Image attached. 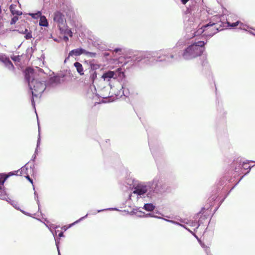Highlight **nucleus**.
<instances>
[{
  "mask_svg": "<svg viewBox=\"0 0 255 255\" xmlns=\"http://www.w3.org/2000/svg\"><path fill=\"white\" fill-rule=\"evenodd\" d=\"M84 55L89 57L94 58L96 57V53L94 52H89L84 49Z\"/></svg>",
  "mask_w": 255,
  "mask_h": 255,
  "instance_id": "17",
  "label": "nucleus"
},
{
  "mask_svg": "<svg viewBox=\"0 0 255 255\" xmlns=\"http://www.w3.org/2000/svg\"><path fill=\"white\" fill-rule=\"evenodd\" d=\"M189 24L190 25V28L194 29L192 37L200 35L203 33H204V35L207 37H212L218 31L222 30V29H219L216 26V23L214 22L212 23L210 22L198 28L200 24V21L196 17L194 18V20L191 18L189 20Z\"/></svg>",
  "mask_w": 255,
  "mask_h": 255,
  "instance_id": "2",
  "label": "nucleus"
},
{
  "mask_svg": "<svg viewBox=\"0 0 255 255\" xmlns=\"http://www.w3.org/2000/svg\"><path fill=\"white\" fill-rule=\"evenodd\" d=\"M145 217H152V218H158V219H163V218L157 216H156V215H154L153 214H151V213H148V214H146L145 215Z\"/></svg>",
  "mask_w": 255,
  "mask_h": 255,
  "instance_id": "23",
  "label": "nucleus"
},
{
  "mask_svg": "<svg viewBox=\"0 0 255 255\" xmlns=\"http://www.w3.org/2000/svg\"><path fill=\"white\" fill-rule=\"evenodd\" d=\"M239 25H240V28H241V29H243L245 31H247V28L249 27L248 26L245 25L244 23L241 22L240 21V24Z\"/></svg>",
  "mask_w": 255,
  "mask_h": 255,
  "instance_id": "25",
  "label": "nucleus"
},
{
  "mask_svg": "<svg viewBox=\"0 0 255 255\" xmlns=\"http://www.w3.org/2000/svg\"><path fill=\"white\" fill-rule=\"evenodd\" d=\"M64 235H63V232H60L59 235H58V236L59 237H63Z\"/></svg>",
  "mask_w": 255,
  "mask_h": 255,
  "instance_id": "42",
  "label": "nucleus"
},
{
  "mask_svg": "<svg viewBox=\"0 0 255 255\" xmlns=\"http://www.w3.org/2000/svg\"><path fill=\"white\" fill-rule=\"evenodd\" d=\"M56 245L57 249L58 252V255H61L60 253L59 249V247H58V245L57 243H56Z\"/></svg>",
  "mask_w": 255,
  "mask_h": 255,
  "instance_id": "40",
  "label": "nucleus"
},
{
  "mask_svg": "<svg viewBox=\"0 0 255 255\" xmlns=\"http://www.w3.org/2000/svg\"><path fill=\"white\" fill-rule=\"evenodd\" d=\"M34 198H35V200L36 201L37 203V204H38V208H39V200H38V194H37V193L35 191V192H34Z\"/></svg>",
  "mask_w": 255,
  "mask_h": 255,
  "instance_id": "27",
  "label": "nucleus"
},
{
  "mask_svg": "<svg viewBox=\"0 0 255 255\" xmlns=\"http://www.w3.org/2000/svg\"><path fill=\"white\" fill-rule=\"evenodd\" d=\"M102 97L103 98H105L107 97V96L105 97V96H102Z\"/></svg>",
  "mask_w": 255,
  "mask_h": 255,
  "instance_id": "49",
  "label": "nucleus"
},
{
  "mask_svg": "<svg viewBox=\"0 0 255 255\" xmlns=\"http://www.w3.org/2000/svg\"><path fill=\"white\" fill-rule=\"evenodd\" d=\"M93 88L94 90L95 91H96V89L95 87V86H93Z\"/></svg>",
  "mask_w": 255,
  "mask_h": 255,
  "instance_id": "48",
  "label": "nucleus"
},
{
  "mask_svg": "<svg viewBox=\"0 0 255 255\" xmlns=\"http://www.w3.org/2000/svg\"><path fill=\"white\" fill-rule=\"evenodd\" d=\"M88 216V214H86L85 216L84 217H81V218H80L79 220L76 221L75 222H74V223H72V224H70L69 225V228H70L72 226H73L74 225L79 223L80 221L83 220V219H84L86 217H87Z\"/></svg>",
  "mask_w": 255,
  "mask_h": 255,
  "instance_id": "19",
  "label": "nucleus"
},
{
  "mask_svg": "<svg viewBox=\"0 0 255 255\" xmlns=\"http://www.w3.org/2000/svg\"><path fill=\"white\" fill-rule=\"evenodd\" d=\"M63 40L65 41H68L69 40V38L68 37V36L67 35H64L63 36Z\"/></svg>",
  "mask_w": 255,
  "mask_h": 255,
  "instance_id": "36",
  "label": "nucleus"
},
{
  "mask_svg": "<svg viewBox=\"0 0 255 255\" xmlns=\"http://www.w3.org/2000/svg\"><path fill=\"white\" fill-rule=\"evenodd\" d=\"M163 220L168 222H170V223H171L172 224H175V225H179L180 226H182V227H184V226L178 223L176 221H173V220H167V219H166L165 218H163Z\"/></svg>",
  "mask_w": 255,
  "mask_h": 255,
  "instance_id": "20",
  "label": "nucleus"
},
{
  "mask_svg": "<svg viewBox=\"0 0 255 255\" xmlns=\"http://www.w3.org/2000/svg\"><path fill=\"white\" fill-rule=\"evenodd\" d=\"M26 178L32 184L33 181L30 178L29 176H27Z\"/></svg>",
  "mask_w": 255,
  "mask_h": 255,
  "instance_id": "38",
  "label": "nucleus"
},
{
  "mask_svg": "<svg viewBox=\"0 0 255 255\" xmlns=\"http://www.w3.org/2000/svg\"><path fill=\"white\" fill-rule=\"evenodd\" d=\"M88 96L90 98L94 99L95 96H97V94L96 93L94 94V93L91 95V93L90 92L88 93Z\"/></svg>",
  "mask_w": 255,
  "mask_h": 255,
  "instance_id": "29",
  "label": "nucleus"
},
{
  "mask_svg": "<svg viewBox=\"0 0 255 255\" xmlns=\"http://www.w3.org/2000/svg\"><path fill=\"white\" fill-rule=\"evenodd\" d=\"M37 152H38V150H37V148L36 147L34 154H35L36 155V154H37Z\"/></svg>",
  "mask_w": 255,
  "mask_h": 255,
  "instance_id": "43",
  "label": "nucleus"
},
{
  "mask_svg": "<svg viewBox=\"0 0 255 255\" xmlns=\"http://www.w3.org/2000/svg\"><path fill=\"white\" fill-rule=\"evenodd\" d=\"M36 155L35 154H33V156H32L31 160L33 161H34L36 158Z\"/></svg>",
  "mask_w": 255,
  "mask_h": 255,
  "instance_id": "41",
  "label": "nucleus"
},
{
  "mask_svg": "<svg viewBox=\"0 0 255 255\" xmlns=\"http://www.w3.org/2000/svg\"><path fill=\"white\" fill-rule=\"evenodd\" d=\"M16 5L12 4L9 6V10L13 15H21L22 13L21 11L16 10Z\"/></svg>",
  "mask_w": 255,
  "mask_h": 255,
  "instance_id": "11",
  "label": "nucleus"
},
{
  "mask_svg": "<svg viewBox=\"0 0 255 255\" xmlns=\"http://www.w3.org/2000/svg\"><path fill=\"white\" fill-rule=\"evenodd\" d=\"M16 172V171H14V172H9V173H8V174H3L1 175V176H2V177L3 178H4L5 177V175H9V176H11V175H15V172Z\"/></svg>",
  "mask_w": 255,
  "mask_h": 255,
  "instance_id": "30",
  "label": "nucleus"
},
{
  "mask_svg": "<svg viewBox=\"0 0 255 255\" xmlns=\"http://www.w3.org/2000/svg\"><path fill=\"white\" fill-rule=\"evenodd\" d=\"M121 50H122V48H115V49H114V51L116 53H117V52H119V51H121Z\"/></svg>",
  "mask_w": 255,
  "mask_h": 255,
  "instance_id": "35",
  "label": "nucleus"
},
{
  "mask_svg": "<svg viewBox=\"0 0 255 255\" xmlns=\"http://www.w3.org/2000/svg\"><path fill=\"white\" fill-rule=\"evenodd\" d=\"M249 32L251 33V34H253L254 35H255V33L251 31H249Z\"/></svg>",
  "mask_w": 255,
  "mask_h": 255,
  "instance_id": "45",
  "label": "nucleus"
},
{
  "mask_svg": "<svg viewBox=\"0 0 255 255\" xmlns=\"http://www.w3.org/2000/svg\"><path fill=\"white\" fill-rule=\"evenodd\" d=\"M107 210H118V209L117 208H109V209L99 210L97 211V213H99V212H101L102 211Z\"/></svg>",
  "mask_w": 255,
  "mask_h": 255,
  "instance_id": "28",
  "label": "nucleus"
},
{
  "mask_svg": "<svg viewBox=\"0 0 255 255\" xmlns=\"http://www.w3.org/2000/svg\"><path fill=\"white\" fill-rule=\"evenodd\" d=\"M250 161H251L247 160V161H246L244 162H243V168H244V169H249V170L248 171V172H247V173H248L250 172V170L251 169V168H252V167H251V166H249V167H248V166L246 165H247V164H248V163H249V162H250Z\"/></svg>",
  "mask_w": 255,
  "mask_h": 255,
  "instance_id": "18",
  "label": "nucleus"
},
{
  "mask_svg": "<svg viewBox=\"0 0 255 255\" xmlns=\"http://www.w3.org/2000/svg\"><path fill=\"white\" fill-rule=\"evenodd\" d=\"M91 91L92 92H93L92 88V87L91 88Z\"/></svg>",
  "mask_w": 255,
  "mask_h": 255,
  "instance_id": "50",
  "label": "nucleus"
},
{
  "mask_svg": "<svg viewBox=\"0 0 255 255\" xmlns=\"http://www.w3.org/2000/svg\"><path fill=\"white\" fill-rule=\"evenodd\" d=\"M11 59L14 61H18V60L19 59V56H14L12 57Z\"/></svg>",
  "mask_w": 255,
  "mask_h": 255,
  "instance_id": "31",
  "label": "nucleus"
},
{
  "mask_svg": "<svg viewBox=\"0 0 255 255\" xmlns=\"http://www.w3.org/2000/svg\"><path fill=\"white\" fill-rule=\"evenodd\" d=\"M189 0H181L182 3L183 4H185Z\"/></svg>",
  "mask_w": 255,
  "mask_h": 255,
  "instance_id": "37",
  "label": "nucleus"
},
{
  "mask_svg": "<svg viewBox=\"0 0 255 255\" xmlns=\"http://www.w3.org/2000/svg\"><path fill=\"white\" fill-rule=\"evenodd\" d=\"M61 33L67 35H68L69 36L72 37L73 35L71 29L67 28L65 26L62 27V29H60Z\"/></svg>",
  "mask_w": 255,
  "mask_h": 255,
  "instance_id": "13",
  "label": "nucleus"
},
{
  "mask_svg": "<svg viewBox=\"0 0 255 255\" xmlns=\"http://www.w3.org/2000/svg\"><path fill=\"white\" fill-rule=\"evenodd\" d=\"M123 88H123V87H122V89H121V90L120 91V92H119L120 93H119V94H120V93H121V91H122V94H123L125 96L127 97V96H127L128 93H126L124 90H123Z\"/></svg>",
  "mask_w": 255,
  "mask_h": 255,
  "instance_id": "32",
  "label": "nucleus"
},
{
  "mask_svg": "<svg viewBox=\"0 0 255 255\" xmlns=\"http://www.w3.org/2000/svg\"><path fill=\"white\" fill-rule=\"evenodd\" d=\"M32 76L33 70L31 68H27L25 72V78L28 82L29 87L31 91L32 95L31 104L35 109L34 97H37L39 95H41L46 89V85L44 81H39L34 79L30 81V79Z\"/></svg>",
  "mask_w": 255,
  "mask_h": 255,
  "instance_id": "3",
  "label": "nucleus"
},
{
  "mask_svg": "<svg viewBox=\"0 0 255 255\" xmlns=\"http://www.w3.org/2000/svg\"><path fill=\"white\" fill-rule=\"evenodd\" d=\"M10 203L14 208H17L16 204H13V203Z\"/></svg>",
  "mask_w": 255,
  "mask_h": 255,
  "instance_id": "44",
  "label": "nucleus"
},
{
  "mask_svg": "<svg viewBox=\"0 0 255 255\" xmlns=\"http://www.w3.org/2000/svg\"><path fill=\"white\" fill-rule=\"evenodd\" d=\"M21 212H22L23 213H24V214H25V215H28V213H25V212L24 211H21Z\"/></svg>",
  "mask_w": 255,
  "mask_h": 255,
  "instance_id": "46",
  "label": "nucleus"
},
{
  "mask_svg": "<svg viewBox=\"0 0 255 255\" xmlns=\"http://www.w3.org/2000/svg\"><path fill=\"white\" fill-rule=\"evenodd\" d=\"M174 58V55L172 54L169 55L168 50H160L158 51L140 53L135 58L134 61L137 62L143 61L144 63L149 64L150 62H152V59L153 60L155 61L170 62L172 61L171 59Z\"/></svg>",
  "mask_w": 255,
  "mask_h": 255,
  "instance_id": "1",
  "label": "nucleus"
},
{
  "mask_svg": "<svg viewBox=\"0 0 255 255\" xmlns=\"http://www.w3.org/2000/svg\"><path fill=\"white\" fill-rule=\"evenodd\" d=\"M227 24H228V26H231V27H235V26L238 25L240 24V21H237L236 22H234V23H231L230 22L227 21Z\"/></svg>",
  "mask_w": 255,
  "mask_h": 255,
  "instance_id": "21",
  "label": "nucleus"
},
{
  "mask_svg": "<svg viewBox=\"0 0 255 255\" xmlns=\"http://www.w3.org/2000/svg\"><path fill=\"white\" fill-rule=\"evenodd\" d=\"M7 58L8 57H7L5 55L0 54V61L2 62L3 63H4V61L7 59Z\"/></svg>",
  "mask_w": 255,
  "mask_h": 255,
  "instance_id": "26",
  "label": "nucleus"
},
{
  "mask_svg": "<svg viewBox=\"0 0 255 255\" xmlns=\"http://www.w3.org/2000/svg\"><path fill=\"white\" fill-rule=\"evenodd\" d=\"M251 162H255V161H251Z\"/></svg>",
  "mask_w": 255,
  "mask_h": 255,
  "instance_id": "51",
  "label": "nucleus"
},
{
  "mask_svg": "<svg viewBox=\"0 0 255 255\" xmlns=\"http://www.w3.org/2000/svg\"><path fill=\"white\" fill-rule=\"evenodd\" d=\"M116 74L114 71H109L105 72L102 76V78L107 82H109L111 79H116Z\"/></svg>",
  "mask_w": 255,
  "mask_h": 255,
  "instance_id": "9",
  "label": "nucleus"
},
{
  "mask_svg": "<svg viewBox=\"0 0 255 255\" xmlns=\"http://www.w3.org/2000/svg\"><path fill=\"white\" fill-rule=\"evenodd\" d=\"M201 246L205 249L207 255H212L210 253L209 248L206 246L204 244H201Z\"/></svg>",
  "mask_w": 255,
  "mask_h": 255,
  "instance_id": "24",
  "label": "nucleus"
},
{
  "mask_svg": "<svg viewBox=\"0 0 255 255\" xmlns=\"http://www.w3.org/2000/svg\"><path fill=\"white\" fill-rule=\"evenodd\" d=\"M84 53V49L82 48H77L70 51L68 54V56L65 59V62L70 56H79Z\"/></svg>",
  "mask_w": 255,
  "mask_h": 255,
  "instance_id": "8",
  "label": "nucleus"
},
{
  "mask_svg": "<svg viewBox=\"0 0 255 255\" xmlns=\"http://www.w3.org/2000/svg\"><path fill=\"white\" fill-rule=\"evenodd\" d=\"M205 43L199 41L188 46L182 53V57L186 60H189L200 56L204 51Z\"/></svg>",
  "mask_w": 255,
  "mask_h": 255,
  "instance_id": "4",
  "label": "nucleus"
},
{
  "mask_svg": "<svg viewBox=\"0 0 255 255\" xmlns=\"http://www.w3.org/2000/svg\"><path fill=\"white\" fill-rule=\"evenodd\" d=\"M155 206L152 203H146L144 205L143 209L149 212L152 211L154 210Z\"/></svg>",
  "mask_w": 255,
  "mask_h": 255,
  "instance_id": "12",
  "label": "nucleus"
},
{
  "mask_svg": "<svg viewBox=\"0 0 255 255\" xmlns=\"http://www.w3.org/2000/svg\"><path fill=\"white\" fill-rule=\"evenodd\" d=\"M40 134H39V137L37 139V148H38L39 147V146L40 145Z\"/></svg>",
  "mask_w": 255,
  "mask_h": 255,
  "instance_id": "34",
  "label": "nucleus"
},
{
  "mask_svg": "<svg viewBox=\"0 0 255 255\" xmlns=\"http://www.w3.org/2000/svg\"><path fill=\"white\" fill-rule=\"evenodd\" d=\"M23 32H24L23 30H22L21 31H19V32L20 33L24 34V33H23Z\"/></svg>",
  "mask_w": 255,
  "mask_h": 255,
  "instance_id": "47",
  "label": "nucleus"
},
{
  "mask_svg": "<svg viewBox=\"0 0 255 255\" xmlns=\"http://www.w3.org/2000/svg\"><path fill=\"white\" fill-rule=\"evenodd\" d=\"M74 66L76 68L77 72L80 75H84V73L83 68L82 65L80 63H79L78 62H76L74 63Z\"/></svg>",
  "mask_w": 255,
  "mask_h": 255,
  "instance_id": "10",
  "label": "nucleus"
},
{
  "mask_svg": "<svg viewBox=\"0 0 255 255\" xmlns=\"http://www.w3.org/2000/svg\"><path fill=\"white\" fill-rule=\"evenodd\" d=\"M39 25L42 26H47L48 22L47 19L44 16H42L40 18L39 20Z\"/></svg>",
  "mask_w": 255,
  "mask_h": 255,
  "instance_id": "15",
  "label": "nucleus"
},
{
  "mask_svg": "<svg viewBox=\"0 0 255 255\" xmlns=\"http://www.w3.org/2000/svg\"><path fill=\"white\" fill-rule=\"evenodd\" d=\"M194 224V225H193L192 226H195L197 225L196 228H197H197H198V227H199V226H200V224H198V223H195V222Z\"/></svg>",
  "mask_w": 255,
  "mask_h": 255,
  "instance_id": "39",
  "label": "nucleus"
},
{
  "mask_svg": "<svg viewBox=\"0 0 255 255\" xmlns=\"http://www.w3.org/2000/svg\"><path fill=\"white\" fill-rule=\"evenodd\" d=\"M96 77H97V73L96 72H94L93 73V74L91 75V78L94 80Z\"/></svg>",
  "mask_w": 255,
  "mask_h": 255,
  "instance_id": "33",
  "label": "nucleus"
},
{
  "mask_svg": "<svg viewBox=\"0 0 255 255\" xmlns=\"http://www.w3.org/2000/svg\"><path fill=\"white\" fill-rule=\"evenodd\" d=\"M148 186L150 188L153 195L154 194L156 190L158 189L161 186V183L159 178L156 177L154 178L152 181L147 182Z\"/></svg>",
  "mask_w": 255,
  "mask_h": 255,
  "instance_id": "7",
  "label": "nucleus"
},
{
  "mask_svg": "<svg viewBox=\"0 0 255 255\" xmlns=\"http://www.w3.org/2000/svg\"><path fill=\"white\" fill-rule=\"evenodd\" d=\"M18 15H15V16H14L12 18H11V21H10V24L11 25H13V24H14L16 21L18 20V17L17 16Z\"/></svg>",
  "mask_w": 255,
  "mask_h": 255,
  "instance_id": "22",
  "label": "nucleus"
},
{
  "mask_svg": "<svg viewBox=\"0 0 255 255\" xmlns=\"http://www.w3.org/2000/svg\"><path fill=\"white\" fill-rule=\"evenodd\" d=\"M23 33L25 34L24 37L26 39H30L32 38V34L31 31H29L27 29L25 28Z\"/></svg>",
  "mask_w": 255,
  "mask_h": 255,
  "instance_id": "16",
  "label": "nucleus"
},
{
  "mask_svg": "<svg viewBox=\"0 0 255 255\" xmlns=\"http://www.w3.org/2000/svg\"><path fill=\"white\" fill-rule=\"evenodd\" d=\"M133 193L139 197H144V195L145 194H146L147 197L150 198L153 196L151 191H150V188L147 182L140 183L136 185L134 187Z\"/></svg>",
  "mask_w": 255,
  "mask_h": 255,
  "instance_id": "5",
  "label": "nucleus"
},
{
  "mask_svg": "<svg viewBox=\"0 0 255 255\" xmlns=\"http://www.w3.org/2000/svg\"><path fill=\"white\" fill-rule=\"evenodd\" d=\"M3 64H4L5 66L9 70H13L14 68L13 65L8 58H7V59L4 61Z\"/></svg>",
  "mask_w": 255,
  "mask_h": 255,
  "instance_id": "14",
  "label": "nucleus"
},
{
  "mask_svg": "<svg viewBox=\"0 0 255 255\" xmlns=\"http://www.w3.org/2000/svg\"><path fill=\"white\" fill-rule=\"evenodd\" d=\"M53 20L56 22L59 29H62V27L65 26L66 20L64 15L61 12L57 11L54 13Z\"/></svg>",
  "mask_w": 255,
  "mask_h": 255,
  "instance_id": "6",
  "label": "nucleus"
}]
</instances>
